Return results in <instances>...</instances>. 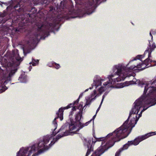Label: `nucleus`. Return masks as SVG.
<instances>
[{"mask_svg":"<svg viewBox=\"0 0 156 156\" xmlns=\"http://www.w3.org/2000/svg\"><path fill=\"white\" fill-rule=\"evenodd\" d=\"M83 105L80 104L77 109L74 107L72 109L73 112L76 111L77 113L75 116V122L71 120L70 124L66 123L57 132L55 129L54 133L53 131L55 127L52 123V126L53 128H52V134L44 136L42 140L31 146L21 148L16 153V156H36L48 150L61 137L68 136L72 133H76V131L80 129V127L81 126V124L80 121L82 115L83 108Z\"/></svg>","mask_w":156,"mask_h":156,"instance_id":"1","label":"nucleus"},{"mask_svg":"<svg viewBox=\"0 0 156 156\" xmlns=\"http://www.w3.org/2000/svg\"><path fill=\"white\" fill-rule=\"evenodd\" d=\"M154 85V83L150 82L144 86L143 95L134 102V106L130 112L127 119L121 126L108 134L106 138H108L114 144L115 142L119 141L128 136L141 117L142 112L156 104V100L155 98L152 99L151 95V93L153 91L151 88Z\"/></svg>","mask_w":156,"mask_h":156,"instance_id":"2","label":"nucleus"},{"mask_svg":"<svg viewBox=\"0 0 156 156\" xmlns=\"http://www.w3.org/2000/svg\"><path fill=\"white\" fill-rule=\"evenodd\" d=\"M122 66L121 64L114 65L112 70L113 74L108 76V81L105 82V79L96 75L93 79V85L96 90H94L90 96L91 100H94L100 96L106 89L109 88H114V85L118 81L123 80L127 76L122 72Z\"/></svg>","mask_w":156,"mask_h":156,"instance_id":"3","label":"nucleus"},{"mask_svg":"<svg viewBox=\"0 0 156 156\" xmlns=\"http://www.w3.org/2000/svg\"><path fill=\"white\" fill-rule=\"evenodd\" d=\"M156 47L155 43H153L152 45L149 46L148 49L145 51L144 55H137L133 59L130 61L127 64L124 65L122 63L118 64L121 65L122 68L124 69L128 70L129 73L127 74V76L131 75V71L136 66L138 68L144 69L153 66V63L154 61L151 60V55L152 52Z\"/></svg>","mask_w":156,"mask_h":156,"instance_id":"4","label":"nucleus"},{"mask_svg":"<svg viewBox=\"0 0 156 156\" xmlns=\"http://www.w3.org/2000/svg\"><path fill=\"white\" fill-rule=\"evenodd\" d=\"M37 31L35 33L34 36L30 39L27 44L29 46V49H27L26 47L23 48L24 54L29 53L30 51V49L32 47H34L36 43L40 39H44L45 37L49 35V32L52 30L54 27V25L47 22L39 23L37 24Z\"/></svg>","mask_w":156,"mask_h":156,"instance_id":"5","label":"nucleus"},{"mask_svg":"<svg viewBox=\"0 0 156 156\" xmlns=\"http://www.w3.org/2000/svg\"><path fill=\"white\" fill-rule=\"evenodd\" d=\"M12 57L5 63V70L7 71L9 70L10 72L8 76L4 77L0 83V93L4 92L7 89V87L5 85L10 81L11 77L16 71V67L18 66L20 62L23 60V58L19 57L18 50H14L12 52Z\"/></svg>","mask_w":156,"mask_h":156,"instance_id":"6","label":"nucleus"},{"mask_svg":"<svg viewBox=\"0 0 156 156\" xmlns=\"http://www.w3.org/2000/svg\"><path fill=\"white\" fill-rule=\"evenodd\" d=\"M145 68L142 69L141 68H138L136 66L135 67L133 68L132 71V74L130 76L127 75V74L129 73L128 70L124 69L123 68H122V72L125 75H126L127 76L124 78L123 80H121L117 82L115 84L113 87L114 88H123L124 87L127 86L130 84H132L135 83L136 82V79L133 77V69H140L141 70L144 69Z\"/></svg>","mask_w":156,"mask_h":156,"instance_id":"7","label":"nucleus"},{"mask_svg":"<svg viewBox=\"0 0 156 156\" xmlns=\"http://www.w3.org/2000/svg\"><path fill=\"white\" fill-rule=\"evenodd\" d=\"M101 141V145L95 151V153L98 154L99 156H101L109 148L112 147L114 145L113 142H111V140L108 138L106 137H101L96 139V140H92V143L94 144L95 142L98 141Z\"/></svg>","mask_w":156,"mask_h":156,"instance_id":"8","label":"nucleus"},{"mask_svg":"<svg viewBox=\"0 0 156 156\" xmlns=\"http://www.w3.org/2000/svg\"><path fill=\"white\" fill-rule=\"evenodd\" d=\"M156 135V131L154 132H151L144 135L138 136L134 140L128 141L127 144L124 145L123 147L121 148L123 151L126 150L128 147L131 145H137L140 142L144 140L149 137Z\"/></svg>","mask_w":156,"mask_h":156,"instance_id":"9","label":"nucleus"},{"mask_svg":"<svg viewBox=\"0 0 156 156\" xmlns=\"http://www.w3.org/2000/svg\"><path fill=\"white\" fill-rule=\"evenodd\" d=\"M74 105L73 103H70L67 106L63 107L60 108L58 111L56 113L57 117H55L53 121V125H54L55 128L54 129L53 133H55V130L56 129L57 127V123L56 121L57 119L59 118L61 121L63 119V112L64 110L69 109L73 106Z\"/></svg>","mask_w":156,"mask_h":156,"instance_id":"10","label":"nucleus"},{"mask_svg":"<svg viewBox=\"0 0 156 156\" xmlns=\"http://www.w3.org/2000/svg\"><path fill=\"white\" fill-rule=\"evenodd\" d=\"M31 14L29 13H26L18 16L16 20V22L18 23L20 27H23L25 25V19L26 17H30Z\"/></svg>","mask_w":156,"mask_h":156,"instance_id":"11","label":"nucleus"},{"mask_svg":"<svg viewBox=\"0 0 156 156\" xmlns=\"http://www.w3.org/2000/svg\"><path fill=\"white\" fill-rule=\"evenodd\" d=\"M12 1L11 0L9 2H1V3L4 4L5 6L9 5L7 7V9L8 10L9 9L11 8L12 9V7H13L14 8H16L18 7H20L21 6V5L22 4V2L20 1L19 3L17 5L13 6L12 5Z\"/></svg>","mask_w":156,"mask_h":156,"instance_id":"12","label":"nucleus"},{"mask_svg":"<svg viewBox=\"0 0 156 156\" xmlns=\"http://www.w3.org/2000/svg\"><path fill=\"white\" fill-rule=\"evenodd\" d=\"M6 14V13L5 11H3V13H0V23H5L7 20L9 19V18H4Z\"/></svg>","mask_w":156,"mask_h":156,"instance_id":"13","label":"nucleus"},{"mask_svg":"<svg viewBox=\"0 0 156 156\" xmlns=\"http://www.w3.org/2000/svg\"><path fill=\"white\" fill-rule=\"evenodd\" d=\"M92 141L91 140H88L87 147L88 150L85 156H88V155L90 154V148H91L92 145Z\"/></svg>","mask_w":156,"mask_h":156,"instance_id":"14","label":"nucleus"},{"mask_svg":"<svg viewBox=\"0 0 156 156\" xmlns=\"http://www.w3.org/2000/svg\"><path fill=\"white\" fill-rule=\"evenodd\" d=\"M92 141L91 140H88L87 147L88 150L85 156H88V155L90 154V148H91L92 145Z\"/></svg>","mask_w":156,"mask_h":156,"instance_id":"15","label":"nucleus"},{"mask_svg":"<svg viewBox=\"0 0 156 156\" xmlns=\"http://www.w3.org/2000/svg\"><path fill=\"white\" fill-rule=\"evenodd\" d=\"M86 104L83 108L87 107V106L90 105L92 101L93 100H91V99L90 98H86Z\"/></svg>","mask_w":156,"mask_h":156,"instance_id":"16","label":"nucleus"},{"mask_svg":"<svg viewBox=\"0 0 156 156\" xmlns=\"http://www.w3.org/2000/svg\"><path fill=\"white\" fill-rule=\"evenodd\" d=\"M19 79L22 83H25L27 81V78L25 77V76L22 75L20 76Z\"/></svg>","mask_w":156,"mask_h":156,"instance_id":"17","label":"nucleus"},{"mask_svg":"<svg viewBox=\"0 0 156 156\" xmlns=\"http://www.w3.org/2000/svg\"><path fill=\"white\" fill-rule=\"evenodd\" d=\"M38 60H35L34 59H32V62H30V64H32L33 66H36L38 64Z\"/></svg>","mask_w":156,"mask_h":156,"instance_id":"18","label":"nucleus"},{"mask_svg":"<svg viewBox=\"0 0 156 156\" xmlns=\"http://www.w3.org/2000/svg\"><path fill=\"white\" fill-rule=\"evenodd\" d=\"M91 120L90 121H89L86 122L85 123L82 124L81 123V127H80V129L82 128L83 127H84V126L88 125L89 124V123L91 122Z\"/></svg>","mask_w":156,"mask_h":156,"instance_id":"19","label":"nucleus"},{"mask_svg":"<svg viewBox=\"0 0 156 156\" xmlns=\"http://www.w3.org/2000/svg\"><path fill=\"white\" fill-rule=\"evenodd\" d=\"M66 2L64 1H62L60 3V7L61 8L64 9L65 7Z\"/></svg>","mask_w":156,"mask_h":156,"instance_id":"20","label":"nucleus"},{"mask_svg":"<svg viewBox=\"0 0 156 156\" xmlns=\"http://www.w3.org/2000/svg\"><path fill=\"white\" fill-rule=\"evenodd\" d=\"M93 88V87H90L89 88H87V89H86L85 91H84L82 93H81V94H80L79 96V97L78 98H79V99H80V98H81L82 97V96H83V94L85 92H87V91L88 90H89V89H90V90L92 89Z\"/></svg>","mask_w":156,"mask_h":156,"instance_id":"21","label":"nucleus"},{"mask_svg":"<svg viewBox=\"0 0 156 156\" xmlns=\"http://www.w3.org/2000/svg\"><path fill=\"white\" fill-rule=\"evenodd\" d=\"M123 151L122 149L120 148L117 151L115 154V156H119L122 152Z\"/></svg>","mask_w":156,"mask_h":156,"instance_id":"22","label":"nucleus"},{"mask_svg":"<svg viewBox=\"0 0 156 156\" xmlns=\"http://www.w3.org/2000/svg\"><path fill=\"white\" fill-rule=\"evenodd\" d=\"M53 65L55 67L56 69H58L60 67V66L59 64H57L55 62H53Z\"/></svg>","mask_w":156,"mask_h":156,"instance_id":"23","label":"nucleus"},{"mask_svg":"<svg viewBox=\"0 0 156 156\" xmlns=\"http://www.w3.org/2000/svg\"><path fill=\"white\" fill-rule=\"evenodd\" d=\"M103 98L102 99V100H101V103H100V104L98 107V109H97V111H96V114L98 112V111H99L101 106V105L102 104V103L103 102Z\"/></svg>","mask_w":156,"mask_h":156,"instance_id":"24","label":"nucleus"},{"mask_svg":"<svg viewBox=\"0 0 156 156\" xmlns=\"http://www.w3.org/2000/svg\"><path fill=\"white\" fill-rule=\"evenodd\" d=\"M79 101V98H78L77 99V100L76 101L74 102L73 104H74V105L77 104L78 103Z\"/></svg>","mask_w":156,"mask_h":156,"instance_id":"25","label":"nucleus"},{"mask_svg":"<svg viewBox=\"0 0 156 156\" xmlns=\"http://www.w3.org/2000/svg\"><path fill=\"white\" fill-rule=\"evenodd\" d=\"M107 95V93H105L102 96V99L103 98H103V100H104V98H105V97Z\"/></svg>","mask_w":156,"mask_h":156,"instance_id":"26","label":"nucleus"},{"mask_svg":"<svg viewBox=\"0 0 156 156\" xmlns=\"http://www.w3.org/2000/svg\"><path fill=\"white\" fill-rule=\"evenodd\" d=\"M91 156H99V155H98V154H96V153L94 152L93 154H92Z\"/></svg>","mask_w":156,"mask_h":156,"instance_id":"27","label":"nucleus"},{"mask_svg":"<svg viewBox=\"0 0 156 156\" xmlns=\"http://www.w3.org/2000/svg\"><path fill=\"white\" fill-rule=\"evenodd\" d=\"M150 35L151 37V39H152V38H153V36H152V35L151 34V32L150 33Z\"/></svg>","mask_w":156,"mask_h":156,"instance_id":"28","label":"nucleus"},{"mask_svg":"<svg viewBox=\"0 0 156 156\" xmlns=\"http://www.w3.org/2000/svg\"><path fill=\"white\" fill-rule=\"evenodd\" d=\"M153 63H154V64H153L154 66L156 65V61H154Z\"/></svg>","mask_w":156,"mask_h":156,"instance_id":"29","label":"nucleus"},{"mask_svg":"<svg viewBox=\"0 0 156 156\" xmlns=\"http://www.w3.org/2000/svg\"><path fill=\"white\" fill-rule=\"evenodd\" d=\"M2 4H2V3H1H1H0V5H1V6L2 7H3V5H2Z\"/></svg>","mask_w":156,"mask_h":156,"instance_id":"30","label":"nucleus"},{"mask_svg":"<svg viewBox=\"0 0 156 156\" xmlns=\"http://www.w3.org/2000/svg\"><path fill=\"white\" fill-rule=\"evenodd\" d=\"M96 114L93 117V119H94L95 118V117L96 116Z\"/></svg>","mask_w":156,"mask_h":156,"instance_id":"31","label":"nucleus"},{"mask_svg":"<svg viewBox=\"0 0 156 156\" xmlns=\"http://www.w3.org/2000/svg\"><path fill=\"white\" fill-rule=\"evenodd\" d=\"M30 68V67H29V69H29V71H30V69H31V68Z\"/></svg>","mask_w":156,"mask_h":156,"instance_id":"32","label":"nucleus"},{"mask_svg":"<svg viewBox=\"0 0 156 156\" xmlns=\"http://www.w3.org/2000/svg\"><path fill=\"white\" fill-rule=\"evenodd\" d=\"M49 66H50V67H51V65H49Z\"/></svg>","mask_w":156,"mask_h":156,"instance_id":"33","label":"nucleus"}]
</instances>
